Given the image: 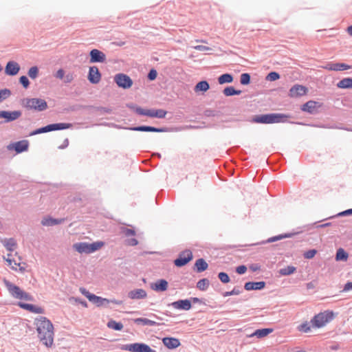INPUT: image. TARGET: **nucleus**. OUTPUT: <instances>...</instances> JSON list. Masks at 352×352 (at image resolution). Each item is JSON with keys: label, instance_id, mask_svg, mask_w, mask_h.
Listing matches in <instances>:
<instances>
[{"label": "nucleus", "instance_id": "obj_1", "mask_svg": "<svg viewBox=\"0 0 352 352\" xmlns=\"http://www.w3.org/2000/svg\"><path fill=\"white\" fill-rule=\"evenodd\" d=\"M35 324L40 340L46 346H52L54 342V327L52 323L47 318L40 316L36 319Z\"/></svg>", "mask_w": 352, "mask_h": 352}, {"label": "nucleus", "instance_id": "obj_2", "mask_svg": "<svg viewBox=\"0 0 352 352\" xmlns=\"http://www.w3.org/2000/svg\"><path fill=\"white\" fill-rule=\"evenodd\" d=\"M291 117L289 114L270 113L256 115L252 117V122L259 124L285 123L287 122V118Z\"/></svg>", "mask_w": 352, "mask_h": 352}, {"label": "nucleus", "instance_id": "obj_3", "mask_svg": "<svg viewBox=\"0 0 352 352\" xmlns=\"http://www.w3.org/2000/svg\"><path fill=\"white\" fill-rule=\"evenodd\" d=\"M335 318V313L332 310H325L316 314L310 320L312 327L320 329L324 327Z\"/></svg>", "mask_w": 352, "mask_h": 352}, {"label": "nucleus", "instance_id": "obj_4", "mask_svg": "<svg viewBox=\"0 0 352 352\" xmlns=\"http://www.w3.org/2000/svg\"><path fill=\"white\" fill-rule=\"evenodd\" d=\"M104 245L102 241H96L92 243L82 242L74 244L73 248L80 254H90L100 250Z\"/></svg>", "mask_w": 352, "mask_h": 352}, {"label": "nucleus", "instance_id": "obj_5", "mask_svg": "<svg viewBox=\"0 0 352 352\" xmlns=\"http://www.w3.org/2000/svg\"><path fill=\"white\" fill-rule=\"evenodd\" d=\"M4 284L10 294L15 298L25 300H32L31 295L23 291L19 287L14 285L7 280H4Z\"/></svg>", "mask_w": 352, "mask_h": 352}, {"label": "nucleus", "instance_id": "obj_6", "mask_svg": "<svg viewBox=\"0 0 352 352\" xmlns=\"http://www.w3.org/2000/svg\"><path fill=\"white\" fill-rule=\"evenodd\" d=\"M80 292L88 298L89 301L96 305L98 307L102 306L104 303H109L111 302L116 305H122V302L120 300H109L107 298H103L102 297L96 296L95 294H91L89 292L87 291L85 288L80 289Z\"/></svg>", "mask_w": 352, "mask_h": 352}, {"label": "nucleus", "instance_id": "obj_7", "mask_svg": "<svg viewBox=\"0 0 352 352\" xmlns=\"http://www.w3.org/2000/svg\"><path fill=\"white\" fill-rule=\"evenodd\" d=\"M133 109L137 114L150 118H163L167 113V112L163 109H146L140 107H134Z\"/></svg>", "mask_w": 352, "mask_h": 352}, {"label": "nucleus", "instance_id": "obj_8", "mask_svg": "<svg viewBox=\"0 0 352 352\" xmlns=\"http://www.w3.org/2000/svg\"><path fill=\"white\" fill-rule=\"evenodd\" d=\"M24 106L30 109L41 111L47 107V102L41 98H26L23 100Z\"/></svg>", "mask_w": 352, "mask_h": 352}, {"label": "nucleus", "instance_id": "obj_9", "mask_svg": "<svg viewBox=\"0 0 352 352\" xmlns=\"http://www.w3.org/2000/svg\"><path fill=\"white\" fill-rule=\"evenodd\" d=\"M72 124L69 123H57V124H49L47 126H45L44 127L38 129L34 131H32L30 135H34L36 134L42 133H46L50 132L52 131H56V130H63V129H67L70 127H72Z\"/></svg>", "mask_w": 352, "mask_h": 352}, {"label": "nucleus", "instance_id": "obj_10", "mask_svg": "<svg viewBox=\"0 0 352 352\" xmlns=\"http://www.w3.org/2000/svg\"><path fill=\"white\" fill-rule=\"evenodd\" d=\"M120 349L131 352H155L148 345L144 343H133L122 345Z\"/></svg>", "mask_w": 352, "mask_h": 352}, {"label": "nucleus", "instance_id": "obj_11", "mask_svg": "<svg viewBox=\"0 0 352 352\" xmlns=\"http://www.w3.org/2000/svg\"><path fill=\"white\" fill-rule=\"evenodd\" d=\"M322 107V103L320 102L309 100L301 106L300 110L309 114L316 115L320 112V109Z\"/></svg>", "mask_w": 352, "mask_h": 352}, {"label": "nucleus", "instance_id": "obj_12", "mask_svg": "<svg viewBox=\"0 0 352 352\" xmlns=\"http://www.w3.org/2000/svg\"><path fill=\"white\" fill-rule=\"evenodd\" d=\"M6 261L8 265L11 266L12 269L14 270H19L21 272H24L26 268L25 263L21 262V259L19 256H17V258L13 257L12 254H8V258H6Z\"/></svg>", "mask_w": 352, "mask_h": 352}, {"label": "nucleus", "instance_id": "obj_13", "mask_svg": "<svg viewBox=\"0 0 352 352\" xmlns=\"http://www.w3.org/2000/svg\"><path fill=\"white\" fill-rule=\"evenodd\" d=\"M114 80L118 87L123 89H129L133 85V81L131 78L124 74H116L114 77Z\"/></svg>", "mask_w": 352, "mask_h": 352}, {"label": "nucleus", "instance_id": "obj_14", "mask_svg": "<svg viewBox=\"0 0 352 352\" xmlns=\"http://www.w3.org/2000/svg\"><path fill=\"white\" fill-rule=\"evenodd\" d=\"M192 258V252L189 250H185L179 254V257L174 261V263L177 267H182L188 263Z\"/></svg>", "mask_w": 352, "mask_h": 352}, {"label": "nucleus", "instance_id": "obj_15", "mask_svg": "<svg viewBox=\"0 0 352 352\" xmlns=\"http://www.w3.org/2000/svg\"><path fill=\"white\" fill-rule=\"evenodd\" d=\"M323 68L329 71H344L352 68V66L344 63L328 62Z\"/></svg>", "mask_w": 352, "mask_h": 352}, {"label": "nucleus", "instance_id": "obj_16", "mask_svg": "<svg viewBox=\"0 0 352 352\" xmlns=\"http://www.w3.org/2000/svg\"><path fill=\"white\" fill-rule=\"evenodd\" d=\"M308 89L305 86L300 85H294L289 91V96L291 98H297L305 95Z\"/></svg>", "mask_w": 352, "mask_h": 352}, {"label": "nucleus", "instance_id": "obj_17", "mask_svg": "<svg viewBox=\"0 0 352 352\" xmlns=\"http://www.w3.org/2000/svg\"><path fill=\"white\" fill-rule=\"evenodd\" d=\"M21 114V111H0V118H4L5 122H10L19 118Z\"/></svg>", "mask_w": 352, "mask_h": 352}, {"label": "nucleus", "instance_id": "obj_18", "mask_svg": "<svg viewBox=\"0 0 352 352\" xmlns=\"http://www.w3.org/2000/svg\"><path fill=\"white\" fill-rule=\"evenodd\" d=\"M28 142L27 140H21L16 142L14 144H11L8 146V150H14L17 153L25 151L28 148Z\"/></svg>", "mask_w": 352, "mask_h": 352}, {"label": "nucleus", "instance_id": "obj_19", "mask_svg": "<svg viewBox=\"0 0 352 352\" xmlns=\"http://www.w3.org/2000/svg\"><path fill=\"white\" fill-rule=\"evenodd\" d=\"M266 283L262 281H248L244 284V289L247 291L262 290L265 287Z\"/></svg>", "mask_w": 352, "mask_h": 352}, {"label": "nucleus", "instance_id": "obj_20", "mask_svg": "<svg viewBox=\"0 0 352 352\" xmlns=\"http://www.w3.org/2000/svg\"><path fill=\"white\" fill-rule=\"evenodd\" d=\"M101 79V75L98 70V68L96 66L91 67L89 68L88 80L93 84H97Z\"/></svg>", "mask_w": 352, "mask_h": 352}, {"label": "nucleus", "instance_id": "obj_21", "mask_svg": "<svg viewBox=\"0 0 352 352\" xmlns=\"http://www.w3.org/2000/svg\"><path fill=\"white\" fill-rule=\"evenodd\" d=\"M91 63H103L105 61L106 56L101 51L94 49L90 52Z\"/></svg>", "mask_w": 352, "mask_h": 352}, {"label": "nucleus", "instance_id": "obj_22", "mask_svg": "<svg viewBox=\"0 0 352 352\" xmlns=\"http://www.w3.org/2000/svg\"><path fill=\"white\" fill-rule=\"evenodd\" d=\"M20 70L19 65L14 61H9L5 68V72L10 76H14L18 74Z\"/></svg>", "mask_w": 352, "mask_h": 352}, {"label": "nucleus", "instance_id": "obj_23", "mask_svg": "<svg viewBox=\"0 0 352 352\" xmlns=\"http://www.w3.org/2000/svg\"><path fill=\"white\" fill-rule=\"evenodd\" d=\"M19 305L20 307H21L25 310H28L30 312H32V313H35V314H43L44 313L43 308L36 306V305H32V304L19 302Z\"/></svg>", "mask_w": 352, "mask_h": 352}, {"label": "nucleus", "instance_id": "obj_24", "mask_svg": "<svg viewBox=\"0 0 352 352\" xmlns=\"http://www.w3.org/2000/svg\"><path fill=\"white\" fill-rule=\"evenodd\" d=\"M273 329L272 328H261L256 329L252 333H251L249 337L252 338L256 336L258 338H263L266 337L270 333L273 332Z\"/></svg>", "mask_w": 352, "mask_h": 352}, {"label": "nucleus", "instance_id": "obj_25", "mask_svg": "<svg viewBox=\"0 0 352 352\" xmlns=\"http://www.w3.org/2000/svg\"><path fill=\"white\" fill-rule=\"evenodd\" d=\"M147 296L146 292L143 289H136L129 292L128 296L131 299H142Z\"/></svg>", "mask_w": 352, "mask_h": 352}, {"label": "nucleus", "instance_id": "obj_26", "mask_svg": "<svg viewBox=\"0 0 352 352\" xmlns=\"http://www.w3.org/2000/svg\"><path fill=\"white\" fill-rule=\"evenodd\" d=\"M294 235V233L281 234H278V235L270 237L268 239H267L266 241H263L261 243H255L254 245L265 244V243H273V242H275V241H279V240H281V239H283L290 238V237L293 236Z\"/></svg>", "mask_w": 352, "mask_h": 352}, {"label": "nucleus", "instance_id": "obj_27", "mask_svg": "<svg viewBox=\"0 0 352 352\" xmlns=\"http://www.w3.org/2000/svg\"><path fill=\"white\" fill-rule=\"evenodd\" d=\"M162 342L168 349H175L180 344L179 340L175 338H164Z\"/></svg>", "mask_w": 352, "mask_h": 352}, {"label": "nucleus", "instance_id": "obj_28", "mask_svg": "<svg viewBox=\"0 0 352 352\" xmlns=\"http://www.w3.org/2000/svg\"><path fill=\"white\" fill-rule=\"evenodd\" d=\"M133 131H146V132H164L166 131L165 129H159L155 128L153 126H136L131 129Z\"/></svg>", "mask_w": 352, "mask_h": 352}, {"label": "nucleus", "instance_id": "obj_29", "mask_svg": "<svg viewBox=\"0 0 352 352\" xmlns=\"http://www.w3.org/2000/svg\"><path fill=\"white\" fill-rule=\"evenodd\" d=\"M172 305L178 309L188 310L191 307L190 302L188 300H181L172 303Z\"/></svg>", "mask_w": 352, "mask_h": 352}, {"label": "nucleus", "instance_id": "obj_30", "mask_svg": "<svg viewBox=\"0 0 352 352\" xmlns=\"http://www.w3.org/2000/svg\"><path fill=\"white\" fill-rule=\"evenodd\" d=\"M339 89H352V78L346 77L340 80L336 85Z\"/></svg>", "mask_w": 352, "mask_h": 352}, {"label": "nucleus", "instance_id": "obj_31", "mask_svg": "<svg viewBox=\"0 0 352 352\" xmlns=\"http://www.w3.org/2000/svg\"><path fill=\"white\" fill-rule=\"evenodd\" d=\"M349 258L348 252L342 248H339L336 253L335 260L336 261H346Z\"/></svg>", "mask_w": 352, "mask_h": 352}, {"label": "nucleus", "instance_id": "obj_32", "mask_svg": "<svg viewBox=\"0 0 352 352\" xmlns=\"http://www.w3.org/2000/svg\"><path fill=\"white\" fill-rule=\"evenodd\" d=\"M233 80L234 76L232 74L230 73H224L220 75L217 78V81L219 85L232 83Z\"/></svg>", "mask_w": 352, "mask_h": 352}, {"label": "nucleus", "instance_id": "obj_33", "mask_svg": "<svg viewBox=\"0 0 352 352\" xmlns=\"http://www.w3.org/2000/svg\"><path fill=\"white\" fill-rule=\"evenodd\" d=\"M222 92L224 96L228 97L239 96L241 94L242 91L239 89H235L233 86H228L223 89Z\"/></svg>", "mask_w": 352, "mask_h": 352}, {"label": "nucleus", "instance_id": "obj_34", "mask_svg": "<svg viewBox=\"0 0 352 352\" xmlns=\"http://www.w3.org/2000/svg\"><path fill=\"white\" fill-rule=\"evenodd\" d=\"M152 288L155 291H166L168 288V283L164 279L159 280L152 286Z\"/></svg>", "mask_w": 352, "mask_h": 352}, {"label": "nucleus", "instance_id": "obj_35", "mask_svg": "<svg viewBox=\"0 0 352 352\" xmlns=\"http://www.w3.org/2000/svg\"><path fill=\"white\" fill-rule=\"evenodd\" d=\"M296 271V267L293 265H288L279 270V274L282 276H289L294 274Z\"/></svg>", "mask_w": 352, "mask_h": 352}, {"label": "nucleus", "instance_id": "obj_36", "mask_svg": "<svg viewBox=\"0 0 352 352\" xmlns=\"http://www.w3.org/2000/svg\"><path fill=\"white\" fill-rule=\"evenodd\" d=\"M63 219H55L52 218H45L42 220L41 223L43 226H50L53 225H56L62 223Z\"/></svg>", "mask_w": 352, "mask_h": 352}, {"label": "nucleus", "instance_id": "obj_37", "mask_svg": "<svg viewBox=\"0 0 352 352\" xmlns=\"http://www.w3.org/2000/svg\"><path fill=\"white\" fill-rule=\"evenodd\" d=\"M311 324L310 322L305 321L298 326L297 329L303 333H309L311 331Z\"/></svg>", "mask_w": 352, "mask_h": 352}, {"label": "nucleus", "instance_id": "obj_38", "mask_svg": "<svg viewBox=\"0 0 352 352\" xmlns=\"http://www.w3.org/2000/svg\"><path fill=\"white\" fill-rule=\"evenodd\" d=\"M134 322L136 324H142L143 325L154 326L157 324V323L155 321L143 318H136L134 320Z\"/></svg>", "mask_w": 352, "mask_h": 352}, {"label": "nucleus", "instance_id": "obj_39", "mask_svg": "<svg viewBox=\"0 0 352 352\" xmlns=\"http://www.w3.org/2000/svg\"><path fill=\"white\" fill-rule=\"evenodd\" d=\"M251 82V76L249 73H243L240 76V83L242 85H248Z\"/></svg>", "mask_w": 352, "mask_h": 352}, {"label": "nucleus", "instance_id": "obj_40", "mask_svg": "<svg viewBox=\"0 0 352 352\" xmlns=\"http://www.w3.org/2000/svg\"><path fill=\"white\" fill-rule=\"evenodd\" d=\"M107 327L110 329L120 331L123 329V324L121 322H117L115 320H110L107 323Z\"/></svg>", "mask_w": 352, "mask_h": 352}, {"label": "nucleus", "instance_id": "obj_41", "mask_svg": "<svg viewBox=\"0 0 352 352\" xmlns=\"http://www.w3.org/2000/svg\"><path fill=\"white\" fill-rule=\"evenodd\" d=\"M280 78V75L277 72H270L267 74L265 77L267 81L273 82L278 80Z\"/></svg>", "mask_w": 352, "mask_h": 352}, {"label": "nucleus", "instance_id": "obj_42", "mask_svg": "<svg viewBox=\"0 0 352 352\" xmlns=\"http://www.w3.org/2000/svg\"><path fill=\"white\" fill-rule=\"evenodd\" d=\"M241 292L242 290L241 289V288L238 286H236L231 291L223 292L222 295L223 297H227L233 295H239L240 294H241Z\"/></svg>", "mask_w": 352, "mask_h": 352}, {"label": "nucleus", "instance_id": "obj_43", "mask_svg": "<svg viewBox=\"0 0 352 352\" xmlns=\"http://www.w3.org/2000/svg\"><path fill=\"white\" fill-rule=\"evenodd\" d=\"M352 215V210L351 208L346 209L345 210H343L342 212H338V214L333 215L331 217H329V218H327L326 219H332L336 217H346V216H350Z\"/></svg>", "mask_w": 352, "mask_h": 352}, {"label": "nucleus", "instance_id": "obj_44", "mask_svg": "<svg viewBox=\"0 0 352 352\" xmlns=\"http://www.w3.org/2000/svg\"><path fill=\"white\" fill-rule=\"evenodd\" d=\"M292 123H293V122ZM294 124H299V125H307V126H314V127H318V128H327V129L338 128L337 126H329L328 125L322 124H305V123H303L302 122H294Z\"/></svg>", "mask_w": 352, "mask_h": 352}, {"label": "nucleus", "instance_id": "obj_45", "mask_svg": "<svg viewBox=\"0 0 352 352\" xmlns=\"http://www.w3.org/2000/svg\"><path fill=\"white\" fill-rule=\"evenodd\" d=\"M4 245L8 250L13 251L16 246V243L14 239H10L4 242Z\"/></svg>", "mask_w": 352, "mask_h": 352}, {"label": "nucleus", "instance_id": "obj_46", "mask_svg": "<svg viewBox=\"0 0 352 352\" xmlns=\"http://www.w3.org/2000/svg\"><path fill=\"white\" fill-rule=\"evenodd\" d=\"M218 278L220 280V281L223 284L228 283L230 281V278L229 275L225 272H219Z\"/></svg>", "mask_w": 352, "mask_h": 352}, {"label": "nucleus", "instance_id": "obj_47", "mask_svg": "<svg viewBox=\"0 0 352 352\" xmlns=\"http://www.w3.org/2000/svg\"><path fill=\"white\" fill-rule=\"evenodd\" d=\"M28 76H30V78H31L32 79L36 78V77L38 76V67L36 66L30 67V69L28 70Z\"/></svg>", "mask_w": 352, "mask_h": 352}, {"label": "nucleus", "instance_id": "obj_48", "mask_svg": "<svg viewBox=\"0 0 352 352\" xmlns=\"http://www.w3.org/2000/svg\"><path fill=\"white\" fill-rule=\"evenodd\" d=\"M210 89V85L206 80H199V92H206Z\"/></svg>", "mask_w": 352, "mask_h": 352}, {"label": "nucleus", "instance_id": "obj_49", "mask_svg": "<svg viewBox=\"0 0 352 352\" xmlns=\"http://www.w3.org/2000/svg\"><path fill=\"white\" fill-rule=\"evenodd\" d=\"M317 254V250L316 249H310L304 252L303 256L306 259H311L315 255Z\"/></svg>", "mask_w": 352, "mask_h": 352}, {"label": "nucleus", "instance_id": "obj_50", "mask_svg": "<svg viewBox=\"0 0 352 352\" xmlns=\"http://www.w3.org/2000/svg\"><path fill=\"white\" fill-rule=\"evenodd\" d=\"M11 95V91L8 89L0 90V102L8 98Z\"/></svg>", "mask_w": 352, "mask_h": 352}, {"label": "nucleus", "instance_id": "obj_51", "mask_svg": "<svg viewBox=\"0 0 352 352\" xmlns=\"http://www.w3.org/2000/svg\"><path fill=\"white\" fill-rule=\"evenodd\" d=\"M210 282L207 278L199 279V290H205L208 287Z\"/></svg>", "mask_w": 352, "mask_h": 352}, {"label": "nucleus", "instance_id": "obj_52", "mask_svg": "<svg viewBox=\"0 0 352 352\" xmlns=\"http://www.w3.org/2000/svg\"><path fill=\"white\" fill-rule=\"evenodd\" d=\"M208 267L206 261L203 258H199V273L206 270Z\"/></svg>", "mask_w": 352, "mask_h": 352}, {"label": "nucleus", "instance_id": "obj_53", "mask_svg": "<svg viewBox=\"0 0 352 352\" xmlns=\"http://www.w3.org/2000/svg\"><path fill=\"white\" fill-rule=\"evenodd\" d=\"M213 49L210 47L199 45V52H204L205 54H211Z\"/></svg>", "mask_w": 352, "mask_h": 352}, {"label": "nucleus", "instance_id": "obj_54", "mask_svg": "<svg viewBox=\"0 0 352 352\" xmlns=\"http://www.w3.org/2000/svg\"><path fill=\"white\" fill-rule=\"evenodd\" d=\"M247 271V267L245 265H240L235 269V272L240 275L245 274Z\"/></svg>", "mask_w": 352, "mask_h": 352}, {"label": "nucleus", "instance_id": "obj_55", "mask_svg": "<svg viewBox=\"0 0 352 352\" xmlns=\"http://www.w3.org/2000/svg\"><path fill=\"white\" fill-rule=\"evenodd\" d=\"M19 81L24 88L27 89L29 87L30 81L25 76H22L19 78Z\"/></svg>", "mask_w": 352, "mask_h": 352}, {"label": "nucleus", "instance_id": "obj_56", "mask_svg": "<svg viewBox=\"0 0 352 352\" xmlns=\"http://www.w3.org/2000/svg\"><path fill=\"white\" fill-rule=\"evenodd\" d=\"M204 114L208 117H214L217 115V111L213 109H207L204 111Z\"/></svg>", "mask_w": 352, "mask_h": 352}, {"label": "nucleus", "instance_id": "obj_57", "mask_svg": "<svg viewBox=\"0 0 352 352\" xmlns=\"http://www.w3.org/2000/svg\"><path fill=\"white\" fill-rule=\"evenodd\" d=\"M55 77L56 78H58V79H61V80L63 79L64 77H65V72H64V70L63 69H59L56 72V73L55 74Z\"/></svg>", "mask_w": 352, "mask_h": 352}, {"label": "nucleus", "instance_id": "obj_58", "mask_svg": "<svg viewBox=\"0 0 352 352\" xmlns=\"http://www.w3.org/2000/svg\"><path fill=\"white\" fill-rule=\"evenodd\" d=\"M249 268L252 272H254L260 270L261 265L258 263H253L250 265Z\"/></svg>", "mask_w": 352, "mask_h": 352}, {"label": "nucleus", "instance_id": "obj_59", "mask_svg": "<svg viewBox=\"0 0 352 352\" xmlns=\"http://www.w3.org/2000/svg\"><path fill=\"white\" fill-rule=\"evenodd\" d=\"M64 82L65 83H69L74 80V75L73 74H67L64 78Z\"/></svg>", "mask_w": 352, "mask_h": 352}, {"label": "nucleus", "instance_id": "obj_60", "mask_svg": "<svg viewBox=\"0 0 352 352\" xmlns=\"http://www.w3.org/2000/svg\"><path fill=\"white\" fill-rule=\"evenodd\" d=\"M157 77V72L155 69H151L150 72L148 73V78L151 80H153Z\"/></svg>", "mask_w": 352, "mask_h": 352}, {"label": "nucleus", "instance_id": "obj_61", "mask_svg": "<svg viewBox=\"0 0 352 352\" xmlns=\"http://www.w3.org/2000/svg\"><path fill=\"white\" fill-rule=\"evenodd\" d=\"M352 289V282H347L344 286V288H343V291L344 292H348V291H350Z\"/></svg>", "mask_w": 352, "mask_h": 352}, {"label": "nucleus", "instance_id": "obj_62", "mask_svg": "<svg viewBox=\"0 0 352 352\" xmlns=\"http://www.w3.org/2000/svg\"><path fill=\"white\" fill-rule=\"evenodd\" d=\"M330 226H331V222H328V223H323V224L317 225L316 228H322L329 227Z\"/></svg>", "mask_w": 352, "mask_h": 352}, {"label": "nucleus", "instance_id": "obj_63", "mask_svg": "<svg viewBox=\"0 0 352 352\" xmlns=\"http://www.w3.org/2000/svg\"><path fill=\"white\" fill-rule=\"evenodd\" d=\"M126 234L129 235H129L133 236V235H135V231L133 230H131V229H128V230H126Z\"/></svg>", "mask_w": 352, "mask_h": 352}, {"label": "nucleus", "instance_id": "obj_64", "mask_svg": "<svg viewBox=\"0 0 352 352\" xmlns=\"http://www.w3.org/2000/svg\"><path fill=\"white\" fill-rule=\"evenodd\" d=\"M346 31L348 32V34L352 36V25H349L347 29H346Z\"/></svg>", "mask_w": 352, "mask_h": 352}]
</instances>
